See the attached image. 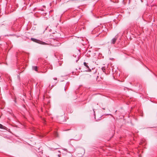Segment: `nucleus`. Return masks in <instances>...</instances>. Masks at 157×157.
<instances>
[{"label": "nucleus", "instance_id": "39448f33", "mask_svg": "<svg viewBox=\"0 0 157 157\" xmlns=\"http://www.w3.org/2000/svg\"><path fill=\"white\" fill-rule=\"evenodd\" d=\"M102 71L104 72H105V69H106V67H102Z\"/></svg>", "mask_w": 157, "mask_h": 157}, {"label": "nucleus", "instance_id": "f03ea898", "mask_svg": "<svg viewBox=\"0 0 157 157\" xmlns=\"http://www.w3.org/2000/svg\"><path fill=\"white\" fill-rule=\"evenodd\" d=\"M117 39V38L115 37V38H113L112 39L111 41V44H114L116 42V41Z\"/></svg>", "mask_w": 157, "mask_h": 157}, {"label": "nucleus", "instance_id": "f257e3e1", "mask_svg": "<svg viewBox=\"0 0 157 157\" xmlns=\"http://www.w3.org/2000/svg\"><path fill=\"white\" fill-rule=\"evenodd\" d=\"M84 65L86 67L87 70H86V71H91V70L89 68V66L87 65V63L86 62H84L83 63Z\"/></svg>", "mask_w": 157, "mask_h": 157}, {"label": "nucleus", "instance_id": "9d476101", "mask_svg": "<svg viewBox=\"0 0 157 157\" xmlns=\"http://www.w3.org/2000/svg\"><path fill=\"white\" fill-rule=\"evenodd\" d=\"M64 90H65V88H64Z\"/></svg>", "mask_w": 157, "mask_h": 157}, {"label": "nucleus", "instance_id": "7ed1b4c3", "mask_svg": "<svg viewBox=\"0 0 157 157\" xmlns=\"http://www.w3.org/2000/svg\"><path fill=\"white\" fill-rule=\"evenodd\" d=\"M6 127L0 124V128L5 129Z\"/></svg>", "mask_w": 157, "mask_h": 157}, {"label": "nucleus", "instance_id": "6e6552de", "mask_svg": "<svg viewBox=\"0 0 157 157\" xmlns=\"http://www.w3.org/2000/svg\"><path fill=\"white\" fill-rule=\"evenodd\" d=\"M54 80H57V78H54Z\"/></svg>", "mask_w": 157, "mask_h": 157}, {"label": "nucleus", "instance_id": "1a4fd4ad", "mask_svg": "<svg viewBox=\"0 0 157 157\" xmlns=\"http://www.w3.org/2000/svg\"><path fill=\"white\" fill-rule=\"evenodd\" d=\"M96 71H95V72H94V73H96Z\"/></svg>", "mask_w": 157, "mask_h": 157}, {"label": "nucleus", "instance_id": "20e7f679", "mask_svg": "<svg viewBox=\"0 0 157 157\" xmlns=\"http://www.w3.org/2000/svg\"><path fill=\"white\" fill-rule=\"evenodd\" d=\"M32 68L33 70H34L36 71H37V66H33L32 67Z\"/></svg>", "mask_w": 157, "mask_h": 157}, {"label": "nucleus", "instance_id": "423d86ee", "mask_svg": "<svg viewBox=\"0 0 157 157\" xmlns=\"http://www.w3.org/2000/svg\"><path fill=\"white\" fill-rule=\"evenodd\" d=\"M42 44H46L44 42H43Z\"/></svg>", "mask_w": 157, "mask_h": 157}, {"label": "nucleus", "instance_id": "0eeeda50", "mask_svg": "<svg viewBox=\"0 0 157 157\" xmlns=\"http://www.w3.org/2000/svg\"><path fill=\"white\" fill-rule=\"evenodd\" d=\"M31 40H33V41H34V40H35V39H34V38H31Z\"/></svg>", "mask_w": 157, "mask_h": 157}]
</instances>
